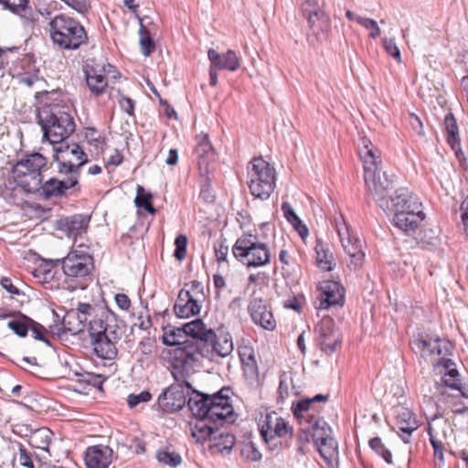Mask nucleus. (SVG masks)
I'll list each match as a JSON object with an SVG mask.
<instances>
[{"label":"nucleus","instance_id":"1","mask_svg":"<svg viewBox=\"0 0 468 468\" xmlns=\"http://www.w3.org/2000/svg\"><path fill=\"white\" fill-rule=\"evenodd\" d=\"M35 99L36 115L43 132V140L55 145L75 132L71 107L64 101L58 90L37 92Z\"/></svg>","mask_w":468,"mask_h":468},{"label":"nucleus","instance_id":"2","mask_svg":"<svg viewBox=\"0 0 468 468\" xmlns=\"http://www.w3.org/2000/svg\"><path fill=\"white\" fill-rule=\"evenodd\" d=\"M185 331L184 347L170 348L167 352L169 365H173L176 375L185 378L189 367H195L200 363V351L208 354L206 343L211 341L214 330L207 328L201 319H196L183 325Z\"/></svg>","mask_w":468,"mask_h":468},{"label":"nucleus","instance_id":"3","mask_svg":"<svg viewBox=\"0 0 468 468\" xmlns=\"http://www.w3.org/2000/svg\"><path fill=\"white\" fill-rule=\"evenodd\" d=\"M364 164V178L367 196H371L382 208H389L388 193L393 188V181L386 172H382L379 165L380 156L376 154L373 147L365 145L364 153H361Z\"/></svg>","mask_w":468,"mask_h":468},{"label":"nucleus","instance_id":"4","mask_svg":"<svg viewBox=\"0 0 468 468\" xmlns=\"http://www.w3.org/2000/svg\"><path fill=\"white\" fill-rule=\"evenodd\" d=\"M48 31L53 45L59 50H76L89 42L83 25L65 14L50 18Z\"/></svg>","mask_w":468,"mask_h":468},{"label":"nucleus","instance_id":"5","mask_svg":"<svg viewBox=\"0 0 468 468\" xmlns=\"http://www.w3.org/2000/svg\"><path fill=\"white\" fill-rule=\"evenodd\" d=\"M48 265L51 268L60 265L67 282H75V289H85L94 269V260L86 251L72 250L63 259L48 261Z\"/></svg>","mask_w":468,"mask_h":468},{"label":"nucleus","instance_id":"6","mask_svg":"<svg viewBox=\"0 0 468 468\" xmlns=\"http://www.w3.org/2000/svg\"><path fill=\"white\" fill-rule=\"evenodd\" d=\"M248 167V186L250 194L261 200H267L276 186V172L261 157L253 158Z\"/></svg>","mask_w":468,"mask_h":468},{"label":"nucleus","instance_id":"7","mask_svg":"<svg viewBox=\"0 0 468 468\" xmlns=\"http://www.w3.org/2000/svg\"><path fill=\"white\" fill-rule=\"evenodd\" d=\"M47 165V158L39 153L26 154L12 166V176L16 186L26 193L36 189L41 179V169Z\"/></svg>","mask_w":468,"mask_h":468},{"label":"nucleus","instance_id":"8","mask_svg":"<svg viewBox=\"0 0 468 468\" xmlns=\"http://www.w3.org/2000/svg\"><path fill=\"white\" fill-rule=\"evenodd\" d=\"M118 322V316L112 311L106 309L101 316L94 315L89 323V336L93 351L102 359H114L118 354L116 346L107 338V322Z\"/></svg>","mask_w":468,"mask_h":468},{"label":"nucleus","instance_id":"9","mask_svg":"<svg viewBox=\"0 0 468 468\" xmlns=\"http://www.w3.org/2000/svg\"><path fill=\"white\" fill-rule=\"evenodd\" d=\"M54 147V161L59 175L70 176L80 180L81 168L90 162L88 154L76 143L65 140Z\"/></svg>","mask_w":468,"mask_h":468},{"label":"nucleus","instance_id":"10","mask_svg":"<svg viewBox=\"0 0 468 468\" xmlns=\"http://www.w3.org/2000/svg\"><path fill=\"white\" fill-rule=\"evenodd\" d=\"M170 367L171 375L176 382L164 389L157 399L159 409L165 413H174L181 410L186 403V389H192V385L187 379L194 367H189L185 378L182 379L176 375L174 366L170 365Z\"/></svg>","mask_w":468,"mask_h":468},{"label":"nucleus","instance_id":"11","mask_svg":"<svg viewBox=\"0 0 468 468\" xmlns=\"http://www.w3.org/2000/svg\"><path fill=\"white\" fill-rule=\"evenodd\" d=\"M230 388H222L218 392L210 396L209 415L208 418L223 426L225 423H233L236 420V415L231 403Z\"/></svg>","mask_w":468,"mask_h":468},{"label":"nucleus","instance_id":"12","mask_svg":"<svg viewBox=\"0 0 468 468\" xmlns=\"http://www.w3.org/2000/svg\"><path fill=\"white\" fill-rule=\"evenodd\" d=\"M72 188L78 190L80 188V180L75 176H66V178L63 179L51 177L45 182H43L41 178L36 189H31L28 194H36L45 200H50L67 197L68 190Z\"/></svg>","mask_w":468,"mask_h":468},{"label":"nucleus","instance_id":"13","mask_svg":"<svg viewBox=\"0 0 468 468\" xmlns=\"http://www.w3.org/2000/svg\"><path fill=\"white\" fill-rule=\"evenodd\" d=\"M314 333L322 352L332 355L342 343V334L335 325V320L330 316H324L315 325Z\"/></svg>","mask_w":468,"mask_h":468},{"label":"nucleus","instance_id":"14","mask_svg":"<svg viewBox=\"0 0 468 468\" xmlns=\"http://www.w3.org/2000/svg\"><path fill=\"white\" fill-rule=\"evenodd\" d=\"M317 309H328L332 306H344L345 289L342 284L335 281H324L320 283Z\"/></svg>","mask_w":468,"mask_h":468},{"label":"nucleus","instance_id":"15","mask_svg":"<svg viewBox=\"0 0 468 468\" xmlns=\"http://www.w3.org/2000/svg\"><path fill=\"white\" fill-rule=\"evenodd\" d=\"M248 312L255 324L268 331H273L276 328L271 308L262 298H252L248 305Z\"/></svg>","mask_w":468,"mask_h":468},{"label":"nucleus","instance_id":"16","mask_svg":"<svg viewBox=\"0 0 468 468\" xmlns=\"http://www.w3.org/2000/svg\"><path fill=\"white\" fill-rule=\"evenodd\" d=\"M302 12L307 18L309 27L314 34L327 32L330 28L329 17L322 11L316 1L305 0L302 4Z\"/></svg>","mask_w":468,"mask_h":468},{"label":"nucleus","instance_id":"17","mask_svg":"<svg viewBox=\"0 0 468 468\" xmlns=\"http://www.w3.org/2000/svg\"><path fill=\"white\" fill-rule=\"evenodd\" d=\"M424 218L425 213L422 210V205L412 204V209L395 213L393 222L398 229L408 235H411L420 227Z\"/></svg>","mask_w":468,"mask_h":468},{"label":"nucleus","instance_id":"18","mask_svg":"<svg viewBox=\"0 0 468 468\" xmlns=\"http://www.w3.org/2000/svg\"><path fill=\"white\" fill-rule=\"evenodd\" d=\"M298 420L301 424V431L306 435V441H309L311 436L315 445L324 438L332 435L331 427L317 414Z\"/></svg>","mask_w":468,"mask_h":468},{"label":"nucleus","instance_id":"19","mask_svg":"<svg viewBox=\"0 0 468 468\" xmlns=\"http://www.w3.org/2000/svg\"><path fill=\"white\" fill-rule=\"evenodd\" d=\"M112 450L106 445L90 446L84 453V462L88 468H108L112 463Z\"/></svg>","mask_w":468,"mask_h":468},{"label":"nucleus","instance_id":"20","mask_svg":"<svg viewBox=\"0 0 468 468\" xmlns=\"http://www.w3.org/2000/svg\"><path fill=\"white\" fill-rule=\"evenodd\" d=\"M395 426L398 435L404 443H410L411 434L419 428L415 415L407 408H399L397 411Z\"/></svg>","mask_w":468,"mask_h":468},{"label":"nucleus","instance_id":"21","mask_svg":"<svg viewBox=\"0 0 468 468\" xmlns=\"http://www.w3.org/2000/svg\"><path fill=\"white\" fill-rule=\"evenodd\" d=\"M89 223L90 217L75 214L58 220L57 229L65 232L69 239H77L87 229Z\"/></svg>","mask_w":468,"mask_h":468},{"label":"nucleus","instance_id":"22","mask_svg":"<svg viewBox=\"0 0 468 468\" xmlns=\"http://www.w3.org/2000/svg\"><path fill=\"white\" fill-rule=\"evenodd\" d=\"M208 354L200 351V360L202 358H207L211 361L215 359V356L226 357L233 351L232 338L229 334L217 336L214 332V336L211 341L206 343Z\"/></svg>","mask_w":468,"mask_h":468},{"label":"nucleus","instance_id":"23","mask_svg":"<svg viewBox=\"0 0 468 468\" xmlns=\"http://www.w3.org/2000/svg\"><path fill=\"white\" fill-rule=\"evenodd\" d=\"M329 395L317 394L313 398H306L292 403V411L296 419L302 420L306 419L313 414L319 413L320 410L315 406L319 402H327L329 400Z\"/></svg>","mask_w":468,"mask_h":468},{"label":"nucleus","instance_id":"24","mask_svg":"<svg viewBox=\"0 0 468 468\" xmlns=\"http://www.w3.org/2000/svg\"><path fill=\"white\" fill-rule=\"evenodd\" d=\"M207 58L210 64L219 70L236 71L240 67V62L236 52L231 49H229L223 54H219L214 48H209Z\"/></svg>","mask_w":468,"mask_h":468},{"label":"nucleus","instance_id":"25","mask_svg":"<svg viewBox=\"0 0 468 468\" xmlns=\"http://www.w3.org/2000/svg\"><path fill=\"white\" fill-rule=\"evenodd\" d=\"M444 124L446 130V141L451 149L454 152L459 161L465 159L464 154L461 147V138L456 119L452 112L445 115Z\"/></svg>","mask_w":468,"mask_h":468},{"label":"nucleus","instance_id":"26","mask_svg":"<svg viewBox=\"0 0 468 468\" xmlns=\"http://www.w3.org/2000/svg\"><path fill=\"white\" fill-rule=\"evenodd\" d=\"M221 425L207 418H197L190 423L192 436L197 442H203L211 438L219 431Z\"/></svg>","mask_w":468,"mask_h":468},{"label":"nucleus","instance_id":"27","mask_svg":"<svg viewBox=\"0 0 468 468\" xmlns=\"http://www.w3.org/2000/svg\"><path fill=\"white\" fill-rule=\"evenodd\" d=\"M260 243L258 236L244 234L237 239L232 246V254L238 261L245 264L252 252V248L257 247Z\"/></svg>","mask_w":468,"mask_h":468},{"label":"nucleus","instance_id":"28","mask_svg":"<svg viewBox=\"0 0 468 468\" xmlns=\"http://www.w3.org/2000/svg\"><path fill=\"white\" fill-rule=\"evenodd\" d=\"M388 209H392L394 214L399 213V211L405 212L410 208L412 209V204L422 205L407 188L397 189L393 196L388 197Z\"/></svg>","mask_w":468,"mask_h":468},{"label":"nucleus","instance_id":"29","mask_svg":"<svg viewBox=\"0 0 468 468\" xmlns=\"http://www.w3.org/2000/svg\"><path fill=\"white\" fill-rule=\"evenodd\" d=\"M210 395L194 391L193 395L188 399L187 406L195 419L207 418L209 415Z\"/></svg>","mask_w":468,"mask_h":468},{"label":"nucleus","instance_id":"30","mask_svg":"<svg viewBox=\"0 0 468 468\" xmlns=\"http://www.w3.org/2000/svg\"><path fill=\"white\" fill-rule=\"evenodd\" d=\"M274 415L278 414L274 411L267 413L265 416L261 417L258 423L260 434L271 451L279 450V443L277 441H273V438L271 436L272 435L274 423L276 421L274 420Z\"/></svg>","mask_w":468,"mask_h":468},{"label":"nucleus","instance_id":"31","mask_svg":"<svg viewBox=\"0 0 468 468\" xmlns=\"http://www.w3.org/2000/svg\"><path fill=\"white\" fill-rule=\"evenodd\" d=\"M85 78L87 86L92 95L98 97L104 93L108 86V80L104 74L94 68H90L85 70Z\"/></svg>","mask_w":468,"mask_h":468},{"label":"nucleus","instance_id":"32","mask_svg":"<svg viewBox=\"0 0 468 468\" xmlns=\"http://www.w3.org/2000/svg\"><path fill=\"white\" fill-rule=\"evenodd\" d=\"M52 437L53 432L51 430L46 427H42L35 430L32 432V434L29 436L28 443L33 448L42 450L46 452L48 456H50L49 445L51 443Z\"/></svg>","mask_w":468,"mask_h":468},{"label":"nucleus","instance_id":"33","mask_svg":"<svg viewBox=\"0 0 468 468\" xmlns=\"http://www.w3.org/2000/svg\"><path fill=\"white\" fill-rule=\"evenodd\" d=\"M236 443L234 434L219 431L214 435L213 442L209 445V450L221 454H229Z\"/></svg>","mask_w":468,"mask_h":468},{"label":"nucleus","instance_id":"34","mask_svg":"<svg viewBox=\"0 0 468 468\" xmlns=\"http://www.w3.org/2000/svg\"><path fill=\"white\" fill-rule=\"evenodd\" d=\"M271 251L268 246L261 242L257 247L252 248V252L244 265L247 267H262L270 263Z\"/></svg>","mask_w":468,"mask_h":468},{"label":"nucleus","instance_id":"35","mask_svg":"<svg viewBox=\"0 0 468 468\" xmlns=\"http://www.w3.org/2000/svg\"><path fill=\"white\" fill-rule=\"evenodd\" d=\"M185 331L183 326L175 327L167 326L164 329L163 344L172 348L184 347L185 346Z\"/></svg>","mask_w":468,"mask_h":468},{"label":"nucleus","instance_id":"36","mask_svg":"<svg viewBox=\"0 0 468 468\" xmlns=\"http://www.w3.org/2000/svg\"><path fill=\"white\" fill-rule=\"evenodd\" d=\"M314 251L317 266L323 271L333 270L334 256L327 246L321 240H317Z\"/></svg>","mask_w":468,"mask_h":468},{"label":"nucleus","instance_id":"37","mask_svg":"<svg viewBox=\"0 0 468 468\" xmlns=\"http://www.w3.org/2000/svg\"><path fill=\"white\" fill-rule=\"evenodd\" d=\"M274 428L272 431L273 441H277L279 443V450L282 448V439L292 438L293 434L292 428L288 424V422L279 415H274Z\"/></svg>","mask_w":468,"mask_h":468},{"label":"nucleus","instance_id":"38","mask_svg":"<svg viewBox=\"0 0 468 468\" xmlns=\"http://www.w3.org/2000/svg\"><path fill=\"white\" fill-rule=\"evenodd\" d=\"M316 447L321 457L326 463H331L338 455V443L332 435L317 442Z\"/></svg>","mask_w":468,"mask_h":468},{"label":"nucleus","instance_id":"39","mask_svg":"<svg viewBox=\"0 0 468 468\" xmlns=\"http://www.w3.org/2000/svg\"><path fill=\"white\" fill-rule=\"evenodd\" d=\"M337 232L344 250L348 256L362 251L361 241L357 238H354L350 235L348 228H346L345 231H343L340 227L337 226Z\"/></svg>","mask_w":468,"mask_h":468},{"label":"nucleus","instance_id":"40","mask_svg":"<svg viewBox=\"0 0 468 468\" xmlns=\"http://www.w3.org/2000/svg\"><path fill=\"white\" fill-rule=\"evenodd\" d=\"M433 339L434 337L422 333L414 335L410 341L411 348L415 353L419 352L422 357L431 356L430 350L431 349Z\"/></svg>","mask_w":468,"mask_h":468},{"label":"nucleus","instance_id":"41","mask_svg":"<svg viewBox=\"0 0 468 468\" xmlns=\"http://www.w3.org/2000/svg\"><path fill=\"white\" fill-rule=\"evenodd\" d=\"M196 153L198 157L197 165L199 174L205 175L209 173V162L213 159L214 151L210 144H201L196 146Z\"/></svg>","mask_w":468,"mask_h":468},{"label":"nucleus","instance_id":"42","mask_svg":"<svg viewBox=\"0 0 468 468\" xmlns=\"http://www.w3.org/2000/svg\"><path fill=\"white\" fill-rule=\"evenodd\" d=\"M17 317L7 323V327L11 329L19 337H26L30 329L33 319L21 314L16 313Z\"/></svg>","mask_w":468,"mask_h":468},{"label":"nucleus","instance_id":"43","mask_svg":"<svg viewBox=\"0 0 468 468\" xmlns=\"http://www.w3.org/2000/svg\"><path fill=\"white\" fill-rule=\"evenodd\" d=\"M73 375L77 377V381L80 385H84V388L86 386H91L93 388H98L99 390H102V384L105 381L106 378L102 375L95 374L92 372L83 371H72Z\"/></svg>","mask_w":468,"mask_h":468},{"label":"nucleus","instance_id":"44","mask_svg":"<svg viewBox=\"0 0 468 468\" xmlns=\"http://www.w3.org/2000/svg\"><path fill=\"white\" fill-rule=\"evenodd\" d=\"M140 28V45L144 56H150L155 49V43L151 37L149 29L143 24V19L139 18Z\"/></svg>","mask_w":468,"mask_h":468},{"label":"nucleus","instance_id":"45","mask_svg":"<svg viewBox=\"0 0 468 468\" xmlns=\"http://www.w3.org/2000/svg\"><path fill=\"white\" fill-rule=\"evenodd\" d=\"M152 199L151 193L146 192L142 186H137V195L134 199L137 207H143L147 213L154 215L156 209L153 206Z\"/></svg>","mask_w":468,"mask_h":468},{"label":"nucleus","instance_id":"46","mask_svg":"<svg viewBox=\"0 0 468 468\" xmlns=\"http://www.w3.org/2000/svg\"><path fill=\"white\" fill-rule=\"evenodd\" d=\"M75 314L78 312L68 311L62 319V331L69 332L71 335H77L83 331V326L80 325V320Z\"/></svg>","mask_w":468,"mask_h":468},{"label":"nucleus","instance_id":"47","mask_svg":"<svg viewBox=\"0 0 468 468\" xmlns=\"http://www.w3.org/2000/svg\"><path fill=\"white\" fill-rule=\"evenodd\" d=\"M428 434L430 436V442L433 448L435 465L441 468L444 465V445L440 440L434 437L431 425L428 427Z\"/></svg>","mask_w":468,"mask_h":468},{"label":"nucleus","instance_id":"48","mask_svg":"<svg viewBox=\"0 0 468 468\" xmlns=\"http://www.w3.org/2000/svg\"><path fill=\"white\" fill-rule=\"evenodd\" d=\"M156 459L159 463L171 468H176L182 463L181 455L178 452L169 451L168 449L157 451Z\"/></svg>","mask_w":468,"mask_h":468},{"label":"nucleus","instance_id":"49","mask_svg":"<svg viewBox=\"0 0 468 468\" xmlns=\"http://www.w3.org/2000/svg\"><path fill=\"white\" fill-rule=\"evenodd\" d=\"M199 302L196 301L192 297H187L186 302L184 303V305L178 306L177 315L179 318H188L190 316L197 315L200 313Z\"/></svg>","mask_w":468,"mask_h":468},{"label":"nucleus","instance_id":"50","mask_svg":"<svg viewBox=\"0 0 468 468\" xmlns=\"http://www.w3.org/2000/svg\"><path fill=\"white\" fill-rule=\"evenodd\" d=\"M279 261L282 264V275L284 279H289L292 277L294 272V259L289 253V251L285 249H282L279 252Z\"/></svg>","mask_w":468,"mask_h":468},{"label":"nucleus","instance_id":"51","mask_svg":"<svg viewBox=\"0 0 468 468\" xmlns=\"http://www.w3.org/2000/svg\"><path fill=\"white\" fill-rule=\"evenodd\" d=\"M369 447L379 456H381L384 461L391 464L392 463V453L385 446L382 442V440L379 437H374L369 440Z\"/></svg>","mask_w":468,"mask_h":468},{"label":"nucleus","instance_id":"52","mask_svg":"<svg viewBox=\"0 0 468 468\" xmlns=\"http://www.w3.org/2000/svg\"><path fill=\"white\" fill-rule=\"evenodd\" d=\"M182 290H186V292H189V296L199 303H202L206 298L204 293V287L202 283L197 280L185 283Z\"/></svg>","mask_w":468,"mask_h":468},{"label":"nucleus","instance_id":"53","mask_svg":"<svg viewBox=\"0 0 468 468\" xmlns=\"http://www.w3.org/2000/svg\"><path fill=\"white\" fill-rule=\"evenodd\" d=\"M241 455L251 462H258L262 457L261 452L253 441L244 443L241 449Z\"/></svg>","mask_w":468,"mask_h":468},{"label":"nucleus","instance_id":"54","mask_svg":"<svg viewBox=\"0 0 468 468\" xmlns=\"http://www.w3.org/2000/svg\"><path fill=\"white\" fill-rule=\"evenodd\" d=\"M200 175V185H201V190H200V197L203 198L206 202H213L214 201V196L212 194L211 189V184H210V178L208 177V174Z\"/></svg>","mask_w":468,"mask_h":468},{"label":"nucleus","instance_id":"55","mask_svg":"<svg viewBox=\"0 0 468 468\" xmlns=\"http://www.w3.org/2000/svg\"><path fill=\"white\" fill-rule=\"evenodd\" d=\"M175 245H176V250L174 251L175 258L178 261L184 260L186 255L187 237L183 234L178 235L175 239Z\"/></svg>","mask_w":468,"mask_h":468},{"label":"nucleus","instance_id":"56","mask_svg":"<svg viewBox=\"0 0 468 468\" xmlns=\"http://www.w3.org/2000/svg\"><path fill=\"white\" fill-rule=\"evenodd\" d=\"M32 331L33 336L36 340H39L44 342L48 346H51L49 339L47 336V329L39 323L33 320L30 329Z\"/></svg>","mask_w":468,"mask_h":468},{"label":"nucleus","instance_id":"57","mask_svg":"<svg viewBox=\"0 0 468 468\" xmlns=\"http://www.w3.org/2000/svg\"><path fill=\"white\" fill-rule=\"evenodd\" d=\"M13 14L19 15L27 26H33L36 20L34 10L28 5V0L25 1V5L21 9L17 8Z\"/></svg>","mask_w":468,"mask_h":468},{"label":"nucleus","instance_id":"58","mask_svg":"<svg viewBox=\"0 0 468 468\" xmlns=\"http://www.w3.org/2000/svg\"><path fill=\"white\" fill-rule=\"evenodd\" d=\"M358 24L369 31L370 37L377 38L380 36V28L374 19L368 17L358 18Z\"/></svg>","mask_w":468,"mask_h":468},{"label":"nucleus","instance_id":"59","mask_svg":"<svg viewBox=\"0 0 468 468\" xmlns=\"http://www.w3.org/2000/svg\"><path fill=\"white\" fill-rule=\"evenodd\" d=\"M17 447L19 452L18 461L20 465L27 468H35L33 456L31 453L27 452L24 445L20 442H17Z\"/></svg>","mask_w":468,"mask_h":468},{"label":"nucleus","instance_id":"60","mask_svg":"<svg viewBox=\"0 0 468 468\" xmlns=\"http://www.w3.org/2000/svg\"><path fill=\"white\" fill-rule=\"evenodd\" d=\"M226 239L218 240L214 245L215 255L217 261L220 262L227 261L229 254V246L226 244Z\"/></svg>","mask_w":468,"mask_h":468},{"label":"nucleus","instance_id":"61","mask_svg":"<svg viewBox=\"0 0 468 468\" xmlns=\"http://www.w3.org/2000/svg\"><path fill=\"white\" fill-rule=\"evenodd\" d=\"M151 399V393L144 390L139 394H130L127 398V404L131 409H133L139 405L141 402H148Z\"/></svg>","mask_w":468,"mask_h":468},{"label":"nucleus","instance_id":"62","mask_svg":"<svg viewBox=\"0 0 468 468\" xmlns=\"http://www.w3.org/2000/svg\"><path fill=\"white\" fill-rule=\"evenodd\" d=\"M289 395V382L285 373L280 377L277 402L283 403Z\"/></svg>","mask_w":468,"mask_h":468},{"label":"nucleus","instance_id":"63","mask_svg":"<svg viewBox=\"0 0 468 468\" xmlns=\"http://www.w3.org/2000/svg\"><path fill=\"white\" fill-rule=\"evenodd\" d=\"M112 322H107V338L112 343L114 346L116 343L122 338V329L115 322L114 324H111Z\"/></svg>","mask_w":468,"mask_h":468},{"label":"nucleus","instance_id":"64","mask_svg":"<svg viewBox=\"0 0 468 468\" xmlns=\"http://www.w3.org/2000/svg\"><path fill=\"white\" fill-rule=\"evenodd\" d=\"M282 211L287 219L288 222H290L292 225L293 224H300V218L298 215L294 212L292 207L288 202H283L282 204Z\"/></svg>","mask_w":468,"mask_h":468}]
</instances>
